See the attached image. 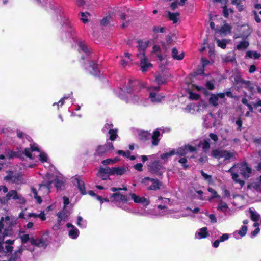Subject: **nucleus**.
<instances>
[{
  "mask_svg": "<svg viewBox=\"0 0 261 261\" xmlns=\"http://www.w3.org/2000/svg\"><path fill=\"white\" fill-rule=\"evenodd\" d=\"M228 172L231 173L233 181L240 184L241 187L244 185V181L238 178V173H240L245 178H248L251 172V169L246 163H241L233 165Z\"/></svg>",
  "mask_w": 261,
  "mask_h": 261,
  "instance_id": "nucleus-1",
  "label": "nucleus"
},
{
  "mask_svg": "<svg viewBox=\"0 0 261 261\" xmlns=\"http://www.w3.org/2000/svg\"><path fill=\"white\" fill-rule=\"evenodd\" d=\"M53 182L52 175L47 173L44 177V181L42 184H39L38 192L34 188H31V191L33 194L34 198L36 200V202L40 204L42 202L41 196L46 195L49 192L50 185Z\"/></svg>",
  "mask_w": 261,
  "mask_h": 261,
  "instance_id": "nucleus-2",
  "label": "nucleus"
},
{
  "mask_svg": "<svg viewBox=\"0 0 261 261\" xmlns=\"http://www.w3.org/2000/svg\"><path fill=\"white\" fill-rule=\"evenodd\" d=\"M25 156L30 159H35L36 156H39V160L42 162H47V155L44 152H41L37 147L31 146L30 148L24 149Z\"/></svg>",
  "mask_w": 261,
  "mask_h": 261,
  "instance_id": "nucleus-3",
  "label": "nucleus"
},
{
  "mask_svg": "<svg viewBox=\"0 0 261 261\" xmlns=\"http://www.w3.org/2000/svg\"><path fill=\"white\" fill-rule=\"evenodd\" d=\"M225 96L232 97L231 92L230 91H226L223 93L212 94L209 98V103L213 106L216 107L219 104L224 102Z\"/></svg>",
  "mask_w": 261,
  "mask_h": 261,
  "instance_id": "nucleus-4",
  "label": "nucleus"
},
{
  "mask_svg": "<svg viewBox=\"0 0 261 261\" xmlns=\"http://www.w3.org/2000/svg\"><path fill=\"white\" fill-rule=\"evenodd\" d=\"M13 225V221L9 216L3 217L0 221V234L4 238L10 234V228Z\"/></svg>",
  "mask_w": 261,
  "mask_h": 261,
  "instance_id": "nucleus-5",
  "label": "nucleus"
},
{
  "mask_svg": "<svg viewBox=\"0 0 261 261\" xmlns=\"http://www.w3.org/2000/svg\"><path fill=\"white\" fill-rule=\"evenodd\" d=\"M212 156L219 159L224 158L225 160H229L234 158L235 153L233 151H230L222 149L214 150L211 152Z\"/></svg>",
  "mask_w": 261,
  "mask_h": 261,
  "instance_id": "nucleus-6",
  "label": "nucleus"
},
{
  "mask_svg": "<svg viewBox=\"0 0 261 261\" xmlns=\"http://www.w3.org/2000/svg\"><path fill=\"white\" fill-rule=\"evenodd\" d=\"M131 91L132 90L130 87L127 88V92L128 93V95L127 96V98L125 99V92L122 89H119L118 91L117 92L118 93V96L121 99H125V101L127 103H138L139 102L138 96L135 95H132L130 94Z\"/></svg>",
  "mask_w": 261,
  "mask_h": 261,
  "instance_id": "nucleus-7",
  "label": "nucleus"
},
{
  "mask_svg": "<svg viewBox=\"0 0 261 261\" xmlns=\"http://www.w3.org/2000/svg\"><path fill=\"white\" fill-rule=\"evenodd\" d=\"M141 182L145 186H147V189L149 190H157L162 186V183L158 179L144 177L141 180Z\"/></svg>",
  "mask_w": 261,
  "mask_h": 261,
  "instance_id": "nucleus-8",
  "label": "nucleus"
},
{
  "mask_svg": "<svg viewBox=\"0 0 261 261\" xmlns=\"http://www.w3.org/2000/svg\"><path fill=\"white\" fill-rule=\"evenodd\" d=\"M148 90L150 92L149 97L152 102L158 103L161 102L164 98V96L157 94V92L160 90L159 86H150L148 87Z\"/></svg>",
  "mask_w": 261,
  "mask_h": 261,
  "instance_id": "nucleus-9",
  "label": "nucleus"
},
{
  "mask_svg": "<svg viewBox=\"0 0 261 261\" xmlns=\"http://www.w3.org/2000/svg\"><path fill=\"white\" fill-rule=\"evenodd\" d=\"M196 147L192 146L189 145H186L176 149H173L174 155H178L179 156H185L187 154L188 151L194 152L196 151Z\"/></svg>",
  "mask_w": 261,
  "mask_h": 261,
  "instance_id": "nucleus-10",
  "label": "nucleus"
},
{
  "mask_svg": "<svg viewBox=\"0 0 261 261\" xmlns=\"http://www.w3.org/2000/svg\"><path fill=\"white\" fill-rule=\"evenodd\" d=\"M6 203L11 199L14 200H18V202L20 204H24L25 202L24 198L21 195L17 193L15 190L10 191L5 197Z\"/></svg>",
  "mask_w": 261,
  "mask_h": 261,
  "instance_id": "nucleus-11",
  "label": "nucleus"
},
{
  "mask_svg": "<svg viewBox=\"0 0 261 261\" xmlns=\"http://www.w3.org/2000/svg\"><path fill=\"white\" fill-rule=\"evenodd\" d=\"M148 169L151 172L161 175L163 173L162 170L164 168L159 161H155L150 163L148 166Z\"/></svg>",
  "mask_w": 261,
  "mask_h": 261,
  "instance_id": "nucleus-12",
  "label": "nucleus"
},
{
  "mask_svg": "<svg viewBox=\"0 0 261 261\" xmlns=\"http://www.w3.org/2000/svg\"><path fill=\"white\" fill-rule=\"evenodd\" d=\"M138 53L137 54V57H142L145 56V51L147 47L150 44L149 41H138Z\"/></svg>",
  "mask_w": 261,
  "mask_h": 261,
  "instance_id": "nucleus-13",
  "label": "nucleus"
},
{
  "mask_svg": "<svg viewBox=\"0 0 261 261\" xmlns=\"http://www.w3.org/2000/svg\"><path fill=\"white\" fill-rule=\"evenodd\" d=\"M47 236L43 235L38 239L31 238L30 242L32 245H35L39 247L45 248L47 245Z\"/></svg>",
  "mask_w": 261,
  "mask_h": 261,
  "instance_id": "nucleus-14",
  "label": "nucleus"
},
{
  "mask_svg": "<svg viewBox=\"0 0 261 261\" xmlns=\"http://www.w3.org/2000/svg\"><path fill=\"white\" fill-rule=\"evenodd\" d=\"M140 61V66L143 72H146L152 67V65L148 61L146 57H138Z\"/></svg>",
  "mask_w": 261,
  "mask_h": 261,
  "instance_id": "nucleus-15",
  "label": "nucleus"
},
{
  "mask_svg": "<svg viewBox=\"0 0 261 261\" xmlns=\"http://www.w3.org/2000/svg\"><path fill=\"white\" fill-rule=\"evenodd\" d=\"M110 175H112L110 167H101L99 168L97 173V176L102 180H107L109 179Z\"/></svg>",
  "mask_w": 261,
  "mask_h": 261,
  "instance_id": "nucleus-16",
  "label": "nucleus"
},
{
  "mask_svg": "<svg viewBox=\"0 0 261 261\" xmlns=\"http://www.w3.org/2000/svg\"><path fill=\"white\" fill-rule=\"evenodd\" d=\"M5 179L8 182L19 184L21 182V177L17 174H14L12 172H8L7 176L5 177Z\"/></svg>",
  "mask_w": 261,
  "mask_h": 261,
  "instance_id": "nucleus-17",
  "label": "nucleus"
},
{
  "mask_svg": "<svg viewBox=\"0 0 261 261\" xmlns=\"http://www.w3.org/2000/svg\"><path fill=\"white\" fill-rule=\"evenodd\" d=\"M239 31L240 32L239 35H235L234 38L237 39L238 38H244L247 37L250 33V29L247 25H243L240 28Z\"/></svg>",
  "mask_w": 261,
  "mask_h": 261,
  "instance_id": "nucleus-18",
  "label": "nucleus"
},
{
  "mask_svg": "<svg viewBox=\"0 0 261 261\" xmlns=\"http://www.w3.org/2000/svg\"><path fill=\"white\" fill-rule=\"evenodd\" d=\"M110 169L112 175L121 176L127 172L128 168L125 166H121L110 168Z\"/></svg>",
  "mask_w": 261,
  "mask_h": 261,
  "instance_id": "nucleus-19",
  "label": "nucleus"
},
{
  "mask_svg": "<svg viewBox=\"0 0 261 261\" xmlns=\"http://www.w3.org/2000/svg\"><path fill=\"white\" fill-rule=\"evenodd\" d=\"M110 198L112 201H115L117 202H122L123 203H125L128 201L126 196L120 194L119 193L113 194Z\"/></svg>",
  "mask_w": 261,
  "mask_h": 261,
  "instance_id": "nucleus-20",
  "label": "nucleus"
},
{
  "mask_svg": "<svg viewBox=\"0 0 261 261\" xmlns=\"http://www.w3.org/2000/svg\"><path fill=\"white\" fill-rule=\"evenodd\" d=\"M24 246L20 247L16 251L12 256L7 260L4 261H21L20 260V257L22 254V252L24 250Z\"/></svg>",
  "mask_w": 261,
  "mask_h": 261,
  "instance_id": "nucleus-21",
  "label": "nucleus"
},
{
  "mask_svg": "<svg viewBox=\"0 0 261 261\" xmlns=\"http://www.w3.org/2000/svg\"><path fill=\"white\" fill-rule=\"evenodd\" d=\"M70 212L67 210V208H63L61 212L58 214V221L59 224L62 221H65L70 215Z\"/></svg>",
  "mask_w": 261,
  "mask_h": 261,
  "instance_id": "nucleus-22",
  "label": "nucleus"
},
{
  "mask_svg": "<svg viewBox=\"0 0 261 261\" xmlns=\"http://www.w3.org/2000/svg\"><path fill=\"white\" fill-rule=\"evenodd\" d=\"M207 107V104L203 100H201L195 103V112L199 113H203L206 109Z\"/></svg>",
  "mask_w": 261,
  "mask_h": 261,
  "instance_id": "nucleus-23",
  "label": "nucleus"
},
{
  "mask_svg": "<svg viewBox=\"0 0 261 261\" xmlns=\"http://www.w3.org/2000/svg\"><path fill=\"white\" fill-rule=\"evenodd\" d=\"M161 134L158 129L155 130L151 136V144L153 146H157L161 139Z\"/></svg>",
  "mask_w": 261,
  "mask_h": 261,
  "instance_id": "nucleus-24",
  "label": "nucleus"
},
{
  "mask_svg": "<svg viewBox=\"0 0 261 261\" xmlns=\"http://www.w3.org/2000/svg\"><path fill=\"white\" fill-rule=\"evenodd\" d=\"M132 199L135 203H143L145 205H148L149 203V201L144 197H141L136 195L135 194H131Z\"/></svg>",
  "mask_w": 261,
  "mask_h": 261,
  "instance_id": "nucleus-25",
  "label": "nucleus"
},
{
  "mask_svg": "<svg viewBox=\"0 0 261 261\" xmlns=\"http://www.w3.org/2000/svg\"><path fill=\"white\" fill-rule=\"evenodd\" d=\"M171 56L172 58L177 60H181L184 57V54L181 51H179L176 48L172 49Z\"/></svg>",
  "mask_w": 261,
  "mask_h": 261,
  "instance_id": "nucleus-26",
  "label": "nucleus"
},
{
  "mask_svg": "<svg viewBox=\"0 0 261 261\" xmlns=\"http://www.w3.org/2000/svg\"><path fill=\"white\" fill-rule=\"evenodd\" d=\"M208 235L207 228L205 227L199 229L196 233L195 237L196 239H201L205 238Z\"/></svg>",
  "mask_w": 261,
  "mask_h": 261,
  "instance_id": "nucleus-27",
  "label": "nucleus"
},
{
  "mask_svg": "<svg viewBox=\"0 0 261 261\" xmlns=\"http://www.w3.org/2000/svg\"><path fill=\"white\" fill-rule=\"evenodd\" d=\"M74 180V184L77 185L81 193L82 194H85L86 191L84 181L82 180L79 177H76Z\"/></svg>",
  "mask_w": 261,
  "mask_h": 261,
  "instance_id": "nucleus-28",
  "label": "nucleus"
},
{
  "mask_svg": "<svg viewBox=\"0 0 261 261\" xmlns=\"http://www.w3.org/2000/svg\"><path fill=\"white\" fill-rule=\"evenodd\" d=\"M13 250V247L10 244L7 243H2L0 242V252L4 253L11 252Z\"/></svg>",
  "mask_w": 261,
  "mask_h": 261,
  "instance_id": "nucleus-29",
  "label": "nucleus"
},
{
  "mask_svg": "<svg viewBox=\"0 0 261 261\" xmlns=\"http://www.w3.org/2000/svg\"><path fill=\"white\" fill-rule=\"evenodd\" d=\"M247 189H253L257 191H258L261 189V182L259 181L258 179L256 181L252 182L247 185Z\"/></svg>",
  "mask_w": 261,
  "mask_h": 261,
  "instance_id": "nucleus-30",
  "label": "nucleus"
},
{
  "mask_svg": "<svg viewBox=\"0 0 261 261\" xmlns=\"http://www.w3.org/2000/svg\"><path fill=\"white\" fill-rule=\"evenodd\" d=\"M65 182V179L59 176L55 179V186L58 190L62 189L64 187Z\"/></svg>",
  "mask_w": 261,
  "mask_h": 261,
  "instance_id": "nucleus-31",
  "label": "nucleus"
},
{
  "mask_svg": "<svg viewBox=\"0 0 261 261\" xmlns=\"http://www.w3.org/2000/svg\"><path fill=\"white\" fill-rule=\"evenodd\" d=\"M138 136L140 140L146 141L150 138V134L146 130H140L138 133Z\"/></svg>",
  "mask_w": 261,
  "mask_h": 261,
  "instance_id": "nucleus-32",
  "label": "nucleus"
},
{
  "mask_svg": "<svg viewBox=\"0 0 261 261\" xmlns=\"http://www.w3.org/2000/svg\"><path fill=\"white\" fill-rule=\"evenodd\" d=\"M231 28L228 24H225L219 30V32L222 35H227L231 32Z\"/></svg>",
  "mask_w": 261,
  "mask_h": 261,
  "instance_id": "nucleus-33",
  "label": "nucleus"
},
{
  "mask_svg": "<svg viewBox=\"0 0 261 261\" xmlns=\"http://www.w3.org/2000/svg\"><path fill=\"white\" fill-rule=\"evenodd\" d=\"M249 44L248 41L244 39L236 46V48L238 50H244L248 47Z\"/></svg>",
  "mask_w": 261,
  "mask_h": 261,
  "instance_id": "nucleus-34",
  "label": "nucleus"
},
{
  "mask_svg": "<svg viewBox=\"0 0 261 261\" xmlns=\"http://www.w3.org/2000/svg\"><path fill=\"white\" fill-rule=\"evenodd\" d=\"M79 235V231L75 227H72L69 231V236L73 239L77 238Z\"/></svg>",
  "mask_w": 261,
  "mask_h": 261,
  "instance_id": "nucleus-35",
  "label": "nucleus"
},
{
  "mask_svg": "<svg viewBox=\"0 0 261 261\" xmlns=\"http://www.w3.org/2000/svg\"><path fill=\"white\" fill-rule=\"evenodd\" d=\"M161 48L159 46L154 45L153 46L152 53L156 55L158 58L162 61L163 59V56L160 54Z\"/></svg>",
  "mask_w": 261,
  "mask_h": 261,
  "instance_id": "nucleus-36",
  "label": "nucleus"
},
{
  "mask_svg": "<svg viewBox=\"0 0 261 261\" xmlns=\"http://www.w3.org/2000/svg\"><path fill=\"white\" fill-rule=\"evenodd\" d=\"M179 14V13H171L168 12V16L170 20L172 21L174 23H176L178 19Z\"/></svg>",
  "mask_w": 261,
  "mask_h": 261,
  "instance_id": "nucleus-37",
  "label": "nucleus"
},
{
  "mask_svg": "<svg viewBox=\"0 0 261 261\" xmlns=\"http://www.w3.org/2000/svg\"><path fill=\"white\" fill-rule=\"evenodd\" d=\"M228 209V205L222 201H220L218 205L217 210L222 212H225L226 210Z\"/></svg>",
  "mask_w": 261,
  "mask_h": 261,
  "instance_id": "nucleus-38",
  "label": "nucleus"
},
{
  "mask_svg": "<svg viewBox=\"0 0 261 261\" xmlns=\"http://www.w3.org/2000/svg\"><path fill=\"white\" fill-rule=\"evenodd\" d=\"M107 151H108V149H107L105 145H100L98 146L96 148L95 154H97L98 155H102Z\"/></svg>",
  "mask_w": 261,
  "mask_h": 261,
  "instance_id": "nucleus-39",
  "label": "nucleus"
},
{
  "mask_svg": "<svg viewBox=\"0 0 261 261\" xmlns=\"http://www.w3.org/2000/svg\"><path fill=\"white\" fill-rule=\"evenodd\" d=\"M249 213L250 214V218L253 221H257L259 220L260 215L256 211L249 209Z\"/></svg>",
  "mask_w": 261,
  "mask_h": 261,
  "instance_id": "nucleus-40",
  "label": "nucleus"
},
{
  "mask_svg": "<svg viewBox=\"0 0 261 261\" xmlns=\"http://www.w3.org/2000/svg\"><path fill=\"white\" fill-rule=\"evenodd\" d=\"M246 56L249 58H254L256 59L260 56V55L256 51H247L246 54Z\"/></svg>",
  "mask_w": 261,
  "mask_h": 261,
  "instance_id": "nucleus-41",
  "label": "nucleus"
},
{
  "mask_svg": "<svg viewBox=\"0 0 261 261\" xmlns=\"http://www.w3.org/2000/svg\"><path fill=\"white\" fill-rule=\"evenodd\" d=\"M215 40L216 41L217 45L223 49L226 48V45L228 43V41L226 39L220 40L215 38Z\"/></svg>",
  "mask_w": 261,
  "mask_h": 261,
  "instance_id": "nucleus-42",
  "label": "nucleus"
},
{
  "mask_svg": "<svg viewBox=\"0 0 261 261\" xmlns=\"http://www.w3.org/2000/svg\"><path fill=\"white\" fill-rule=\"evenodd\" d=\"M76 224L79 227L84 228L86 227V221H84L81 216H78Z\"/></svg>",
  "mask_w": 261,
  "mask_h": 261,
  "instance_id": "nucleus-43",
  "label": "nucleus"
},
{
  "mask_svg": "<svg viewBox=\"0 0 261 261\" xmlns=\"http://www.w3.org/2000/svg\"><path fill=\"white\" fill-rule=\"evenodd\" d=\"M174 152L173 149L170 151L169 152L164 153L161 155V158L166 162L168 158L171 156L174 155Z\"/></svg>",
  "mask_w": 261,
  "mask_h": 261,
  "instance_id": "nucleus-44",
  "label": "nucleus"
},
{
  "mask_svg": "<svg viewBox=\"0 0 261 261\" xmlns=\"http://www.w3.org/2000/svg\"><path fill=\"white\" fill-rule=\"evenodd\" d=\"M81 20L84 22L86 23L88 21L90 17V14L87 12H81Z\"/></svg>",
  "mask_w": 261,
  "mask_h": 261,
  "instance_id": "nucleus-45",
  "label": "nucleus"
},
{
  "mask_svg": "<svg viewBox=\"0 0 261 261\" xmlns=\"http://www.w3.org/2000/svg\"><path fill=\"white\" fill-rule=\"evenodd\" d=\"M195 103H191L190 105H188L187 106V107L185 108V111L191 113H194L195 112Z\"/></svg>",
  "mask_w": 261,
  "mask_h": 261,
  "instance_id": "nucleus-46",
  "label": "nucleus"
},
{
  "mask_svg": "<svg viewBox=\"0 0 261 261\" xmlns=\"http://www.w3.org/2000/svg\"><path fill=\"white\" fill-rule=\"evenodd\" d=\"M240 82L241 84V86L243 87L247 88L248 89L252 88V84H251V82L249 81H246V80L241 79L240 81Z\"/></svg>",
  "mask_w": 261,
  "mask_h": 261,
  "instance_id": "nucleus-47",
  "label": "nucleus"
},
{
  "mask_svg": "<svg viewBox=\"0 0 261 261\" xmlns=\"http://www.w3.org/2000/svg\"><path fill=\"white\" fill-rule=\"evenodd\" d=\"M109 134L110 135V139L112 141H114L117 137V130L116 129H110Z\"/></svg>",
  "mask_w": 261,
  "mask_h": 261,
  "instance_id": "nucleus-48",
  "label": "nucleus"
},
{
  "mask_svg": "<svg viewBox=\"0 0 261 261\" xmlns=\"http://www.w3.org/2000/svg\"><path fill=\"white\" fill-rule=\"evenodd\" d=\"M201 144L202 145V148L205 151H206L210 148L208 139L204 140L203 143L200 142L199 145H200Z\"/></svg>",
  "mask_w": 261,
  "mask_h": 261,
  "instance_id": "nucleus-49",
  "label": "nucleus"
},
{
  "mask_svg": "<svg viewBox=\"0 0 261 261\" xmlns=\"http://www.w3.org/2000/svg\"><path fill=\"white\" fill-rule=\"evenodd\" d=\"M79 46L80 51H82L84 53H85L86 54V55H88L89 50H88V48H87V47L86 46V45L84 43H82V42L79 43Z\"/></svg>",
  "mask_w": 261,
  "mask_h": 261,
  "instance_id": "nucleus-50",
  "label": "nucleus"
},
{
  "mask_svg": "<svg viewBox=\"0 0 261 261\" xmlns=\"http://www.w3.org/2000/svg\"><path fill=\"white\" fill-rule=\"evenodd\" d=\"M232 4L236 6L239 11H242L243 10V6L241 4L240 0H232Z\"/></svg>",
  "mask_w": 261,
  "mask_h": 261,
  "instance_id": "nucleus-51",
  "label": "nucleus"
},
{
  "mask_svg": "<svg viewBox=\"0 0 261 261\" xmlns=\"http://www.w3.org/2000/svg\"><path fill=\"white\" fill-rule=\"evenodd\" d=\"M155 82L159 85L163 84L166 82V79L164 76L159 75L156 77Z\"/></svg>",
  "mask_w": 261,
  "mask_h": 261,
  "instance_id": "nucleus-52",
  "label": "nucleus"
},
{
  "mask_svg": "<svg viewBox=\"0 0 261 261\" xmlns=\"http://www.w3.org/2000/svg\"><path fill=\"white\" fill-rule=\"evenodd\" d=\"M20 238H21L22 243L23 244L20 247H21L22 246H24V250L26 249V246L24 245V244L25 243H27L30 240L29 236V234H24V235L21 236L20 237Z\"/></svg>",
  "mask_w": 261,
  "mask_h": 261,
  "instance_id": "nucleus-53",
  "label": "nucleus"
},
{
  "mask_svg": "<svg viewBox=\"0 0 261 261\" xmlns=\"http://www.w3.org/2000/svg\"><path fill=\"white\" fill-rule=\"evenodd\" d=\"M205 86L208 90H214L215 89L214 81H207L205 84Z\"/></svg>",
  "mask_w": 261,
  "mask_h": 261,
  "instance_id": "nucleus-54",
  "label": "nucleus"
},
{
  "mask_svg": "<svg viewBox=\"0 0 261 261\" xmlns=\"http://www.w3.org/2000/svg\"><path fill=\"white\" fill-rule=\"evenodd\" d=\"M69 96V95L68 96H65L63 98H62L58 102L56 103L55 102L53 103V106L57 105L58 107V109H59L60 106H62L64 103V101L65 99H67Z\"/></svg>",
  "mask_w": 261,
  "mask_h": 261,
  "instance_id": "nucleus-55",
  "label": "nucleus"
},
{
  "mask_svg": "<svg viewBox=\"0 0 261 261\" xmlns=\"http://www.w3.org/2000/svg\"><path fill=\"white\" fill-rule=\"evenodd\" d=\"M20 155L19 152H13V151H10L8 152L7 154V156L9 158V159H11V158H13L14 157H16V156H19Z\"/></svg>",
  "mask_w": 261,
  "mask_h": 261,
  "instance_id": "nucleus-56",
  "label": "nucleus"
},
{
  "mask_svg": "<svg viewBox=\"0 0 261 261\" xmlns=\"http://www.w3.org/2000/svg\"><path fill=\"white\" fill-rule=\"evenodd\" d=\"M208 191L213 194V196L211 198L209 199V200H210L211 199L213 198H217L219 199L220 198V196L218 195L216 191L212 188H208Z\"/></svg>",
  "mask_w": 261,
  "mask_h": 261,
  "instance_id": "nucleus-57",
  "label": "nucleus"
},
{
  "mask_svg": "<svg viewBox=\"0 0 261 261\" xmlns=\"http://www.w3.org/2000/svg\"><path fill=\"white\" fill-rule=\"evenodd\" d=\"M247 227L246 226H243L241 229L238 231V233L241 237L244 236L247 232Z\"/></svg>",
  "mask_w": 261,
  "mask_h": 261,
  "instance_id": "nucleus-58",
  "label": "nucleus"
},
{
  "mask_svg": "<svg viewBox=\"0 0 261 261\" xmlns=\"http://www.w3.org/2000/svg\"><path fill=\"white\" fill-rule=\"evenodd\" d=\"M178 162L182 165L184 169H187L188 167V165H186L187 162L186 158H181L178 160Z\"/></svg>",
  "mask_w": 261,
  "mask_h": 261,
  "instance_id": "nucleus-59",
  "label": "nucleus"
},
{
  "mask_svg": "<svg viewBox=\"0 0 261 261\" xmlns=\"http://www.w3.org/2000/svg\"><path fill=\"white\" fill-rule=\"evenodd\" d=\"M252 140L253 143H254L256 145H261V138L253 137L252 138Z\"/></svg>",
  "mask_w": 261,
  "mask_h": 261,
  "instance_id": "nucleus-60",
  "label": "nucleus"
},
{
  "mask_svg": "<svg viewBox=\"0 0 261 261\" xmlns=\"http://www.w3.org/2000/svg\"><path fill=\"white\" fill-rule=\"evenodd\" d=\"M165 28L164 27H154L153 28V31L155 33H158L159 32L161 33H163L165 31Z\"/></svg>",
  "mask_w": 261,
  "mask_h": 261,
  "instance_id": "nucleus-61",
  "label": "nucleus"
},
{
  "mask_svg": "<svg viewBox=\"0 0 261 261\" xmlns=\"http://www.w3.org/2000/svg\"><path fill=\"white\" fill-rule=\"evenodd\" d=\"M63 208H67V205H69L70 203L69 199L68 197H67L66 196H64L63 197Z\"/></svg>",
  "mask_w": 261,
  "mask_h": 261,
  "instance_id": "nucleus-62",
  "label": "nucleus"
},
{
  "mask_svg": "<svg viewBox=\"0 0 261 261\" xmlns=\"http://www.w3.org/2000/svg\"><path fill=\"white\" fill-rule=\"evenodd\" d=\"M90 67L92 69L93 71H91V74L94 75H98V70L96 69V65L95 64H92L90 65Z\"/></svg>",
  "mask_w": 261,
  "mask_h": 261,
  "instance_id": "nucleus-63",
  "label": "nucleus"
},
{
  "mask_svg": "<svg viewBox=\"0 0 261 261\" xmlns=\"http://www.w3.org/2000/svg\"><path fill=\"white\" fill-rule=\"evenodd\" d=\"M189 98L192 100H197L199 98V95L197 94L190 92Z\"/></svg>",
  "mask_w": 261,
  "mask_h": 261,
  "instance_id": "nucleus-64",
  "label": "nucleus"
}]
</instances>
